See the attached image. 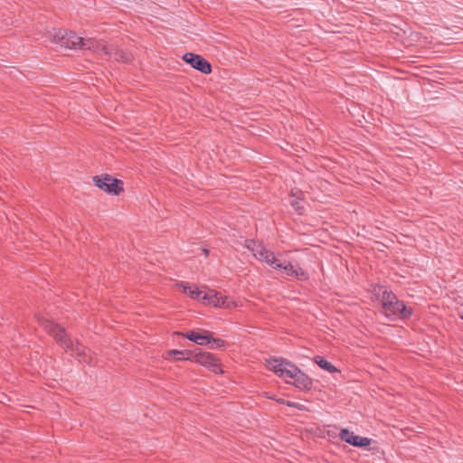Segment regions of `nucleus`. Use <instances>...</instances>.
<instances>
[{
	"label": "nucleus",
	"mask_w": 463,
	"mask_h": 463,
	"mask_svg": "<svg viewBox=\"0 0 463 463\" xmlns=\"http://www.w3.org/2000/svg\"><path fill=\"white\" fill-rule=\"evenodd\" d=\"M183 60L190 64L192 68L203 74H210L212 72L211 63L199 54L187 52L183 56Z\"/></svg>",
	"instance_id": "6e6552de"
},
{
	"label": "nucleus",
	"mask_w": 463,
	"mask_h": 463,
	"mask_svg": "<svg viewBox=\"0 0 463 463\" xmlns=\"http://www.w3.org/2000/svg\"><path fill=\"white\" fill-rule=\"evenodd\" d=\"M383 309L386 317L392 321H395L396 319H408L412 315V308L407 307L405 303L400 299L395 300Z\"/></svg>",
	"instance_id": "423d86ee"
},
{
	"label": "nucleus",
	"mask_w": 463,
	"mask_h": 463,
	"mask_svg": "<svg viewBox=\"0 0 463 463\" xmlns=\"http://www.w3.org/2000/svg\"><path fill=\"white\" fill-rule=\"evenodd\" d=\"M269 368L281 378L294 380L297 373H299V368L297 365L283 358H274L269 361Z\"/></svg>",
	"instance_id": "39448f33"
},
{
	"label": "nucleus",
	"mask_w": 463,
	"mask_h": 463,
	"mask_svg": "<svg viewBox=\"0 0 463 463\" xmlns=\"http://www.w3.org/2000/svg\"><path fill=\"white\" fill-rule=\"evenodd\" d=\"M258 243L254 240H246L245 241V247L250 250L253 254L258 249Z\"/></svg>",
	"instance_id": "412c9836"
},
{
	"label": "nucleus",
	"mask_w": 463,
	"mask_h": 463,
	"mask_svg": "<svg viewBox=\"0 0 463 463\" xmlns=\"http://www.w3.org/2000/svg\"><path fill=\"white\" fill-rule=\"evenodd\" d=\"M339 438L341 440L357 448L367 447L373 442L372 439L354 435L348 429H342L339 432Z\"/></svg>",
	"instance_id": "1a4fd4ad"
},
{
	"label": "nucleus",
	"mask_w": 463,
	"mask_h": 463,
	"mask_svg": "<svg viewBox=\"0 0 463 463\" xmlns=\"http://www.w3.org/2000/svg\"><path fill=\"white\" fill-rule=\"evenodd\" d=\"M287 406L298 409L299 411H305L306 410V406L304 404H301V403H298V402H291V401H287Z\"/></svg>",
	"instance_id": "4be33fe9"
},
{
	"label": "nucleus",
	"mask_w": 463,
	"mask_h": 463,
	"mask_svg": "<svg viewBox=\"0 0 463 463\" xmlns=\"http://www.w3.org/2000/svg\"><path fill=\"white\" fill-rule=\"evenodd\" d=\"M387 289L388 288H385L384 286H382V285H379V284H375V285L373 286L372 292H373V296L377 299L382 300V294L383 295V291L387 290Z\"/></svg>",
	"instance_id": "6ab92c4d"
},
{
	"label": "nucleus",
	"mask_w": 463,
	"mask_h": 463,
	"mask_svg": "<svg viewBox=\"0 0 463 463\" xmlns=\"http://www.w3.org/2000/svg\"><path fill=\"white\" fill-rule=\"evenodd\" d=\"M92 180L97 187L109 194L118 195L121 192L124 191L123 181L115 178L110 175L104 174L96 175L93 176Z\"/></svg>",
	"instance_id": "20e7f679"
},
{
	"label": "nucleus",
	"mask_w": 463,
	"mask_h": 463,
	"mask_svg": "<svg viewBox=\"0 0 463 463\" xmlns=\"http://www.w3.org/2000/svg\"><path fill=\"white\" fill-rule=\"evenodd\" d=\"M460 318L463 319V310L460 313Z\"/></svg>",
	"instance_id": "cd10ccee"
},
{
	"label": "nucleus",
	"mask_w": 463,
	"mask_h": 463,
	"mask_svg": "<svg viewBox=\"0 0 463 463\" xmlns=\"http://www.w3.org/2000/svg\"><path fill=\"white\" fill-rule=\"evenodd\" d=\"M293 384L300 391H309L313 387V380L299 369V373H297L294 378Z\"/></svg>",
	"instance_id": "f8f14e48"
},
{
	"label": "nucleus",
	"mask_w": 463,
	"mask_h": 463,
	"mask_svg": "<svg viewBox=\"0 0 463 463\" xmlns=\"http://www.w3.org/2000/svg\"><path fill=\"white\" fill-rule=\"evenodd\" d=\"M278 270H282L287 276L294 277L301 281H306L309 279L308 273L304 270L298 263L294 265L291 262H281V268H279Z\"/></svg>",
	"instance_id": "9b49d317"
},
{
	"label": "nucleus",
	"mask_w": 463,
	"mask_h": 463,
	"mask_svg": "<svg viewBox=\"0 0 463 463\" xmlns=\"http://www.w3.org/2000/svg\"><path fill=\"white\" fill-rule=\"evenodd\" d=\"M291 205H292V206H293L297 211H298V210L300 209V208H299V206H298V199H296V200H292V201H291Z\"/></svg>",
	"instance_id": "393cba45"
},
{
	"label": "nucleus",
	"mask_w": 463,
	"mask_h": 463,
	"mask_svg": "<svg viewBox=\"0 0 463 463\" xmlns=\"http://www.w3.org/2000/svg\"><path fill=\"white\" fill-rule=\"evenodd\" d=\"M171 354H186V357H178L177 360H189L208 368L214 373H222L217 358L213 354L204 352L200 348H194V350H168L167 355Z\"/></svg>",
	"instance_id": "f03ea898"
},
{
	"label": "nucleus",
	"mask_w": 463,
	"mask_h": 463,
	"mask_svg": "<svg viewBox=\"0 0 463 463\" xmlns=\"http://www.w3.org/2000/svg\"><path fill=\"white\" fill-rule=\"evenodd\" d=\"M52 37L55 43L67 49L94 50L98 44L92 38L84 39L74 32H67L62 29L54 32Z\"/></svg>",
	"instance_id": "7ed1b4c3"
},
{
	"label": "nucleus",
	"mask_w": 463,
	"mask_h": 463,
	"mask_svg": "<svg viewBox=\"0 0 463 463\" xmlns=\"http://www.w3.org/2000/svg\"><path fill=\"white\" fill-rule=\"evenodd\" d=\"M269 250H267L265 247H263L261 244H259L258 245V249L256 250V251L254 252L253 256L260 260V261H263L264 259H266L267 257V251Z\"/></svg>",
	"instance_id": "a211bd4d"
},
{
	"label": "nucleus",
	"mask_w": 463,
	"mask_h": 463,
	"mask_svg": "<svg viewBox=\"0 0 463 463\" xmlns=\"http://www.w3.org/2000/svg\"><path fill=\"white\" fill-rule=\"evenodd\" d=\"M263 261L266 262L268 265H269L270 267H272L275 269H279V268H281L280 260L277 259L275 257L274 252H272L270 250L267 251V257H266V259H264Z\"/></svg>",
	"instance_id": "f3484780"
},
{
	"label": "nucleus",
	"mask_w": 463,
	"mask_h": 463,
	"mask_svg": "<svg viewBox=\"0 0 463 463\" xmlns=\"http://www.w3.org/2000/svg\"><path fill=\"white\" fill-rule=\"evenodd\" d=\"M176 334L199 345H207L211 344V339H213V333L204 329H200L199 332L191 330L185 333L177 332Z\"/></svg>",
	"instance_id": "9d476101"
},
{
	"label": "nucleus",
	"mask_w": 463,
	"mask_h": 463,
	"mask_svg": "<svg viewBox=\"0 0 463 463\" xmlns=\"http://www.w3.org/2000/svg\"><path fill=\"white\" fill-rule=\"evenodd\" d=\"M203 251H204V254H205L206 256H208V254H209V250H203Z\"/></svg>",
	"instance_id": "bb28decb"
},
{
	"label": "nucleus",
	"mask_w": 463,
	"mask_h": 463,
	"mask_svg": "<svg viewBox=\"0 0 463 463\" xmlns=\"http://www.w3.org/2000/svg\"><path fill=\"white\" fill-rule=\"evenodd\" d=\"M314 362L323 370H326L329 373L338 372L336 367L333 365L330 362L325 359L323 356L317 355L314 357Z\"/></svg>",
	"instance_id": "4468645a"
},
{
	"label": "nucleus",
	"mask_w": 463,
	"mask_h": 463,
	"mask_svg": "<svg viewBox=\"0 0 463 463\" xmlns=\"http://www.w3.org/2000/svg\"><path fill=\"white\" fill-rule=\"evenodd\" d=\"M106 53L109 55V58L124 63H129L133 60V55L129 52L121 49H116L112 52H107Z\"/></svg>",
	"instance_id": "ddd939ff"
},
{
	"label": "nucleus",
	"mask_w": 463,
	"mask_h": 463,
	"mask_svg": "<svg viewBox=\"0 0 463 463\" xmlns=\"http://www.w3.org/2000/svg\"><path fill=\"white\" fill-rule=\"evenodd\" d=\"M210 348H221L225 346V341L221 338H214L213 336V339H211Z\"/></svg>",
	"instance_id": "aec40b11"
},
{
	"label": "nucleus",
	"mask_w": 463,
	"mask_h": 463,
	"mask_svg": "<svg viewBox=\"0 0 463 463\" xmlns=\"http://www.w3.org/2000/svg\"><path fill=\"white\" fill-rule=\"evenodd\" d=\"M395 300H398V298L392 290H384L383 295L382 294L381 300L383 308L393 303Z\"/></svg>",
	"instance_id": "dca6fc26"
},
{
	"label": "nucleus",
	"mask_w": 463,
	"mask_h": 463,
	"mask_svg": "<svg viewBox=\"0 0 463 463\" xmlns=\"http://www.w3.org/2000/svg\"><path fill=\"white\" fill-rule=\"evenodd\" d=\"M202 301L205 304L222 308H230L233 304L228 297L222 296L220 292L214 289H209L207 292H204L202 297Z\"/></svg>",
	"instance_id": "0eeeda50"
},
{
	"label": "nucleus",
	"mask_w": 463,
	"mask_h": 463,
	"mask_svg": "<svg viewBox=\"0 0 463 463\" xmlns=\"http://www.w3.org/2000/svg\"><path fill=\"white\" fill-rule=\"evenodd\" d=\"M269 399L275 400L279 404L287 405V400H284V399H275L273 397H269Z\"/></svg>",
	"instance_id": "a878e982"
},
{
	"label": "nucleus",
	"mask_w": 463,
	"mask_h": 463,
	"mask_svg": "<svg viewBox=\"0 0 463 463\" xmlns=\"http://www.w3.org/2000/svg\"><path fill=\"white\" fill-rule=\"evenodd\" d=\"M184 288V292H186L189 289V297L193 299L202 300V297L203 295V291L200 290L197 287L191 288L189 286L184 285V282L180 284Z\"/></svg>",
	"instance_id": "2eb2a0df"
},
{
	"label": "nucleus",
	"mask_w": 463,
	"mask_h": 463,
	"mask_svg": "<svg viewBox=\"0 0 463 463\" xmlns=\"http://www.w3.org/2000/svg\"><path fill=\"white\" fill-rule=\"evenodd\" d=\"M303 193L301 191H297L296 193L292 190L290 193V196L296 197L298 200L302 199Z\"/></svg>",
	"instance_id": "5701e85b"
},
{
	"label": "nucleus",
	"mask_w": 463,
	"mask_h": 463,
	"mask_svg": "<svg viewBox=\"0 0 463 463\" xmlns=\"http://www.w3.org/2000/svg\"><path fill=\"white\" fill-rule=\"evenodd\" d=\"M167 352H168V351H166V352H165V359H170V357H171V356H175V359L176 361H178V360H177V358H178V357H186V354H171V355H167Z\"/></svg>",
	"instance_id": "b1692460"
},
{
	"label": "nucleus",
	"mask_w": 463,
	"mask_h": 463,
	"mask_svg": "<svg viewBox=\"0 0 463 463\" xmlns=\"http://www.w3.org/2000/svg\"><path fill=\"white\" fill-rule=\"evenodd\" d=\"M40 325L48 334L54 337L57 344L64 350H71L76 356L79 357L87 355V352L89 351L88 348L79 342L74 344L73 341L67 335L64 327L61 326L59 324H56L49 319H41Z\"/></svg>",
	"instance_id": "f257e3e1"
}]
</instances>
